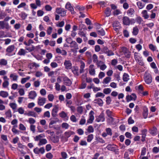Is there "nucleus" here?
<instances>
[{
	"label": "nucleus",
	"mask_w": 159,
	"mask_h": 159,
	"mask_svg": "<svg viewBox=\"0 0 159 159\" xmlns=\"http://www.w3.org/2000/svg\"><path fill=\"white\" fill-rule=\"evenodd\" d=\"M26 5V4L25 2H22L20 3L18 6L17 7L18 8H20L22 7H24Z\"/></svg>",
	"instance_id": "59"
},
{
	"label": "nucleus",
	"mask_w": 159,
	"mask_h": 159,
	"mask_svg": "<svg viewBox=\"0 0 159 159\" xmlns=\"http://www.w3.org/2000/svg\"><path fill=\"white\" fill-rule=\"evenodd\" d=\"M74 75L78 76L79 75V69L77 67H74L71 69Z\"/></svg>",
	"instance_id": "19"
},
{
	"label": "nucleus",
	"mask_w": 159,
	"mask_h": 159,
	"mask_svg": "<svg viewBox=\"0 0 159 159\" xmlns=\"http://www.w3.org/2000/svg\"><path fill=\"white\" fill-rule=\"evenodd\" d=\"M89 74L92 76H95L96 75V71L93 65H90L89 66Z\"/></svg>",
	"instance_id": "2"
},
{
	"label": "nucleus",
	"mask_w": 159,
	"mask_h": 159,
	"mask_svg": "<svg viewBox=\"0 0 159 159\" xmlns=\"http://www.w3.org/2000/svg\"><path fill=\"white\" fill-rule=\"evenodd\" d=\"M70 44V47L71 48H73L76 49L79 48L78 44L75 41H71Z\"/></svg>",
	"instance_id": "18"
},
{
	"label": "nucleus",
	"mask_w": 159,
	"mask_h": 159,
	"mask_svg": "<svg viewBox=\"0 0 159 159\" xmlns=\"http://www.w3.org/2000/svg\"><path fill=\"white\" fill-rule=\"evenodd\" d=\"M93 138V134H90L87 137V141L88 142H90Z\"/></svg>",
	"instance_id": "38"
},
{
	"label": "nucleus",
	"mask_w": 159,
	"mask_h": 159,
	"mask_svg": "<svg viewBox=\"0 0 159 159\" xmlns=\"http://www.w3.org/2000/svg\"><path fill=\"white\" fill-rule=\"evenodd\" d=\"M48 98L49 101L52 102L54 98V96L52 94H49L48 95Z\"/></svg>",
	"instance_id": "49"
},
{
	"label": "nucleus",
	"mask_w": 159,
	"mask_h": 159,
	"mask_svg": "<svg viewBox=\"0 0 159 159\" xmlns=\"http://www.w3.org/2000/svg\"><path fill=\"white\" fill-rule=\"evenodd\" d=\"M52 29L51 27H49L47 30V34L49 35L51 34L52 32Z\"/></svg>",
	"instance_id": "60"
},
{
	"label": "nucleus",
	"mask_w": 159,
	"mask_h": 159,
	"mask_svg": "<svg viewBox=\"0 0 159 159\" xmlns=\"http://www.w3.org/2000/svg\"><path fill=\"white\" fill-rule=\"evenodd\" d=\"M106 131L108 135H111L112 134L111 130L110 128H107L106 129Z\"/></svg>",
	"instance_id": "58"
},
{
	"label": "nucleus",
	"mask_w": 159,
	"mask_h": 159,
	"mask_svg": "<svg viewBox=\"0 0 159 159\" xmlns=\"http://www.w3.org/2000/svg\"><path fill=\"white\" fill-rule=\"evenodd\" d=\"M111 90L110 88H105L103 90V92L106 94H109L111 92Z\"/></svg>",
	"instance_id": "32"
},
{
	"label": "nucleus",
	"mask_w": 159,
	"mask_h": 159,
	"mask_svg": "<svg viewBox=\"0 0 159 159\" xmlns=\"http://www.w3.org/2000/svg\"><path fill=\"white\" fill-rule=\"evenodd\" d=\"M46 157L48 158L51 159L52 158L53 156L51 153L49 152L46 154Z\"/></svg>",
	"instance_id": "61"
},
{
	"label": "nucleus",
	"mask_w": 159,
	"mask_h": 159,
	"mask_svg": "<svg viewBox=\"0 0 159 159\" xmlns=\"http://www.w3.org/2000/svg\"><path fill=\"white\" fill-rule=\"evenodd\" d=\"M94 102L98 104L99 106H102L103 104V102L100 98H98L94 100Z\"/></svg>",
	"instance_id": "25"
},
{
	"label": "nucleus",
	"mask_w": 159,
	"mask_h": 159,
	"mask_svg": "<svg viewBox=\"0 0 159 159\" xmlns=\"http://www.w3.org/2000/svg\"><path fill=\"white\" fill-rule=\"evenodd\" d=\"M40 93L43 96H45L46 94V90L43 89H41L40 91Z\"/></svg>",
	"instance_id": "57"
},
{
	"label": "nucleus",
	"mask_w": 159,
	"mask_h": 159,
	"mask_svg": "<svg viewBox=\"0 0 159 159\" xmlns=\"http://www.w3.org/2000/svg\"><path fill=\"white\" fill-rule=\"evenodd\" d=\"M129 75L126 73H125L123 75V80L124 81L127 82L129 80Z\"/></svg>",
	"instance_id": "33"
},
{
	"label": "nucleus",
	"mask_w": 159,
	"mask_h": 159,
	"mask_svg": "<svg viewBox=\"0 0 159 159\" xmlns=\"http://www.w3.org/2000/svg\"><path fill=\"white\" fill-rule=\"evenodd\" d=\"M40 84V81L39 80L35 81L34 82V86L35 87H39Z\"/></svg>",
	"instance_id": "64"
},
{
	"label": "nucleus",
	"mask_w": 159,
	"mask_h": 159,
	"mask_svg": "<svg viewBox=\"0 0 159 159\" xmlns=\"http://www.w3.org/2000/svg\"><path fill=\"white\" fill-rule=\"evenodd\" d=\"M87 130L89 133H93L94 132V129L92 126L89 125L88 126Z\"/></svg>",
	"instance_id": "35"
},
{
	"label": "nucleus",
	"mask_w": 159,
	"mask_h": 159,
	"mask_svg": "<svg viewBox=\"0 0 159 159\" xmlns=\"http://www.w3.org/2000/svg\"><path fill=\"white\" fill-rule=\"evenodd\" d=\"M11 78H12L13 81H16L18 78L17 75L15 74H11Z\"/></svg>",
	"instance_id": "47"
},
{
	"label": "nucleus",
	"mask_w": 159,
	"mask_h": 159,
	"mask_svg": "<svg viewBox=\"0 0 159 159\" xmlns=\"http://www.w3.org/2000/svg\"><path fill=\"white\" fill-rule=\"evenodd\" d=\"M69 125L68 124L66 123H63L61 124V127H62L66 129H68L69 127Z\"/></svg>",
	"instance_id": "48"
},
{
	"label": "nucleus",
	"mask_w": 159,
	"mask_h": 159,
	"mask_svg": "<svg viewBox=\"0 0 159 159\" xmlns=\"http://www.w3.org/2000/svg\"><path fill=\"white\" fill-rule=\"evenodd\" d=\"M35 126L33 125H31L30 126V129L33 133H34L35 131Z\"/></svg>",
	"instance_id": "55"
},
{
	"label": "nucleus",
	"mask_w": 159,
	"mask_h": 159,
	"mask_svg": "<svg viewBox=\"0 0 159 159\" xmlns=\"http://www.w3.org/2000/svg\"><path fill=\"white\" fill-rule=\"evenodd\" d=\"M141 14L142 15V16L145 19H147L149 17V16L148 14L147 11L146 10H143L141 12Z\"/></svg>",
	"instance_id": "22"
},
{
	"label": "nucleus",
	"mask_w": 159,
	"mask_h": 159,
	"mask_svg": "<svg viewBox=\"0 0 159 159\" xmlns=\"http://www.w3.org/2000/svg\"><path fill=\"white\" fill-rule=\"evenodd\" d=\"M123 24L124 25H129L130 24V21L129 18L126 16H124L122 19Z\"/></svg>",
	"instance_id": "14"
},
{
	"label": "nucleus",
	"mask_w": 159,
	"mask_h": 159,
	"mask_svg": "<svg viewBox=\"0 0 159 159\" xmlns=\"http://www.w3.org/2000/svg\"><path fill=\"white\" fill-rule=\"evenodd\" d=\"M93 61L94 63H96L98 61V57L96 54H93L92 56Z\"/></svg>",
	"instance_id": "44"
},
{
	"label": "nucleus",
	"mask_w": 159,
	"mask_h": 159,
	"mask_svg": "<svg viewBox=\"0 0 159 159\" xmlns=\"http://www.w3.org/2000/svg\"><path fill=\"white\" fill-rule=\"evenodd\" d=\"M74 134V132L71 131L66 132L64 133L65 136L67 138H68L70 136Z\"/></svg>",
	"instance_id": "26"
},
{
	"label": "nucleus",
	"mask_w": 159,
	"mask_h": 159,
	"mask_svg": "<svg viewBox=\"0 0 159 159\" xmlns=\"http://www.w3.org/2000/svg\"><path fill=\"white\" fill-rule=\"evenodd\" d=\"M123 33L125 37H128L129 36V33L126 30H124L123 31Z\"/></svg>",
	"instance_id": "62"
},
{
	"label": "nucleus",
	"mask_w": 159,
	"mask_h": 159,
	"mask_svg": "<svg viewBox=\"0 0 159 159\" xmlns=\"http://www.w3.org/2000/svg\"><path fill=\"white\" fill-rule=\"evenodd\" d=\"M19 129L22 131H25L26 130V127L22 124H20L19 125Z\"/></svg>",
	"instance_id": "43"
},
{
	"label": "nucleus",
	"mask_w": 159,
	"mask_h": 159,
	"mask_svg": "<svg viewBox=\"0 0 159 159\" xmlns=\"http://www.w3.org/2000/svg\"><path fill=\"white\" fill-rule=\"evenodd\" d=\"M111 78L110 77H107L104 78L103 81L102 83L103 84H107L111 80Z\"/></svg>",
	"instance_id": "24"
},
{
	"label": "nucleus",
	"mask_w": 159,
	"mask_h": 159,
	"mask_svg": "<svg viewBox=\"0 0 159 159\" xmlns=\"http://www.w3.org/2000/svg\"><path fill=\"white\" fill-rule=\"evenodd\" d=\"M7 63L6 60L4 59L0 60V64L2 65H6Z\"/></svg>",
	"instance_id": "50"
},
{
	"label": "nucleus",
	"mask_w": 159,
	"mask_h": 159,
	"mask_svg": "<svg viewBox=\"0 0 159 159\" xmlns=\"http://www.w3.org/2000/svg\"><path fill=\"white\" fill-rule=\"evenodd\" d=\"M18 122V120H17L15 119L13 120L11 122V124L12 125H13V127H17V124Z\"/></svg>",
	"instance_id": "34"
},
{
	"label": "nucleus",
	"mask_w": 159,
	"mask_h": 159,
	"mask_svg": "<svg viewBox=\"0 0 159 159\" xmlns=\"http://www.w3.org/2000/svg\"><path fill=\"white\" fill-rule=\"evenodd\" d=\"M33 151L36 154H39L40 153L43 154L45 152V149L43 147H42L39 148L37 147L34 149Z\"/></svg>",
	"instance_id": "6"
},
{
	"label": "nucleus",
	"mask_w": 159,
	"mask_h": 159,
	"mask_svg": "<svg viewBox=\"0 0 159 159\" xmlns=\"http://www.w3.org/2000/svg\"><path fill=\"white\" fill-rule=\"evenodd\" d=\"M47 143V140L45 139H42L40 140L38 143L39 146H41L46 144Z\"/></svg>",
	"instance_id": "23"
},
{
	"label": "nucleus",
	"mask_w": 159,
	"mask_h": 159,
	"mask_svg": "<svg viewBox=\"0 0 159 159\" xmlns=\"http://www.w3.org/2000/svg\"><path fill=\"white\" fill-rule=\"evenodd\" d=\"M144 80L147 84H150L152 82V78L151 75L148 73L146 72L144 76Z\"/></svg>",
	"instance_id": "1"
},
{
	"label": "nucleus",
	"mask_w": 159,
	"mask_h": 159,
	"mask_svg": "<svg viewBox=\"0 0 159 159\" xmlns=\"http://www.w3.org/2000/svg\"><path fill=\"white\" fill-rule=\"evenodd\" d=\"M63 83L67 86H70L72 84V82L68 77L64 76L63 77Z\"/></svg>",
	"instance_id": "4"
},
{
	"label": "nucleus",
	"mask_w": 159,
	"mask_h": 159,
	"mask_svg": "<svg viewBox=\"0 0 159 159\" xmlns=\"http://www.w3.org/2000/svg\"><path fill=\"white\" fill-rule=\"evenodd\" d=\"M56 52L58 53L61 54L63 56H66L67 55V52L66 51L64 50H61L59 48H57L56 49Z\"/></svg>",
	"instance_id": "16"
},
{
	"label": "nucleus",
	"mask_w": 159,
	"mask_h": 159,
	"mask_svg": "<svg viewBox=\"0 0 159 159\" xmlns=\"http://www.w3.org/2000/svg\"><path fill=\"white\" fill-rule=\"evenodd\" d=\"M16 127H13L12 129V131L14 134H19L20 131L16 129Z\"/></svg>",
	"instance_id": "39"
},
{
	"label": "nucleus",
	"mask_w": 159,
	"mask_h": 159,
	"mask_svg": "<svg viewBox=\"0 0 159 159\" xmlns=\"http://www.w3.org/2000/svg\"><path fill=\"white\" fill-rule=\"evenodd\" d=\"M56 11L58 14H60L61 16L63 17L66 15V11L64 9L60 8H57L56 9Z\"/></svg>",
	"instance_id": "5"
},
{
	"label": "nucleus",
	"mask_w": 159,
	"mask_h": 159,
	"mask_svg": "<svg viewBox=\"0 0 159 159\" xmlns=\"http://www.w3.org/2000/svg\"><path fill=\"white\" fill-rule=\"evenodd\" d=\"M95 96L96 97H102L103 98L105 96V95L102 93L98 92L96 94Z\"/></svg>",
	"instance_id": "54"
},
{
	"label": "nucleus",
	"mask_w": 159,
	"mask_h": 159,
	"mask_svg": "<svg viewBox=\"0 0 159 159\" xmlns=\"http://www.w3.org/2000/svg\"><path fill=\"white\" fill-rule=\"evenodd\" d=\"M97 31L98 33V34L101 35V36H104L105 34V32L104 30L102 29L98 30Z\"/></svg>",
	"instance_id": "37"
},
{
	"label": "nucleus",
	"mask_w": 159,
	"mask_h": 159,
	"mask_svg": "<svg viewBox=\"0 0 159 159\" xmlns=\"http://www.w3.org/2000/svg\"><path fill=\"white\" fill-rule=\"evenodd\" d=\"M85 64L84 63H82L80 66V73H82L84 72V68L85 67Z\"/></svg>",
	"instance_id": "36"
},
{
	"label": "nucleus",
	"mask_w": 159,
	"mask_h": 159,
	"mask_svg": "<svg viewBox=\"0 0 159 159\" xmlns=\"http://www.w3.org/2000/svg\"><path fill=\"white\" fill-rule=\"evenodd\" d=\"M8 95V93L6 92L2 91L0 92V96L3 98L7 97Z\"/></svg>",
	"instance_id": "29"
},
{
	"label": "nucleus",
	"mask_w": 159,
	"mask_h": 159,
	"mask_svg": "<svg viewBox=\"0 0 159 159\" xmlns=\"http://www.w3.org/2000/svg\"><path fill=\"white\" fill-rule=\"evenodd\" d=\"M105 76V74L104 72H100L99 73L98 75V78L100 79H102Z\"/></svg>",
	"instance_id": "56"
},
{
	"label": "nucleus",
	"mask_w": 159,
	"mask_h": 159,
	"mask_svg": "<svg viewBox=\"0 0 159 159\" xmlns=\"http://www.w3.org/2000/svg\"><path fill=\"white\" fill-rule=\"evenodd\" d=\"M105 120L104 115L103 113H101L98 116L96 119V121L97 122H103Z\"/></svg>",
	"instance_id": "12"
},
{
	"label": "nucleus",
	"mask_w": 159,
	"mask_h": 159,
	"mask_svg": "<svg viewBox=\"0 0 159 159\" xmlns=\"http://www.w3.org/2000/svg\"><path fill=\"white\" fill-rule=\"evenodd\" d=\"M139 29L137 26L134 27L133 29V34L134 35H136L138 33Z\"/></svg>",
	"instance_id": "30"
},
{
	"label": "nucleus",
	"mask_w": 159,
	"mask_h": 159,
	"mask_svg": "<svg viewBox=\"0 0 159 159\" xmlns=\"http://www.w3.org/2000/svg\"><path fill=\"white\" fill-rule=\"evenodd\" d=\"M137 5L139 9H143L145 6V4L140 1L137 2Z\"/></svg>",
	"instance_id": "28"
},
{
	"label": "nucleus",
	"mask_w": 159,
	"mask_h": 159,
	"mask_svg": "<svg viewBox=\"0 0 159 159\" xmlns=\"http://www.w3.org/2000/svg\"><path fill=\"white\" fill-rule=\"evenodd\" d=\"M106 113L108 117L113 116V113L110 110H107Z\"/></svg>",
	"instance_id": "63"
},
{
	"label": "nucleus",
	"mask_w": 159,
	"mask_h": 159,
	"mask_svg": "<svg viewBox=\"0 0 159 159\" xmlns=\"http://www.w3.org/2000/svg\"><path fill=\"white\" fill-rule=\"evenodd\" d=\"M65 22L63 21L61 22H58V23L56 25V26L58 27H62L64 25Z\"/></svg>",
	"instance_id": "41"
},
{
	"label": "nucleus",
	"mask_w": 159,
	"mask_h": 159,
	"mask_svg": "<svg viewBox=\"0 0 159 159\" xmlns=\"http://www.w3.org/2000/svg\"><path fill=\"white\" fill-rule=\"evenodd\" d=\"M134 57L136 61L140 59L141 58L140 54L137 52H135L134 53Z\"/></svg>",
	"instance_id": "27"
},
{
	"label": "nucleus",
	"mask_w": 159,
	"mask_h": 159,
	"mask_svg": "<svg viewBox=\"0 0 159 159\" xmlns=\"http://www.w3.org/2000/svg\"><path fill=\"white\" fill-rule=\"evenodd\" d=\"M66 9L70 11L71 14H74L75 13L73 8L72 7L71 4L70 3L68 2L66 3Z\"/></svg>",
	"instance_id": "13"
},
{
	"label": "nucleus",
	"mask_w": 159,
	"mask_h": 159,
	"mask_svg": "<svg viewBox=\"0 0 159 159\" xmlns=\"http://www.w3.org/2000/svg\"><path fill=\"white\" fill-rule=\"evenodd\" d=\"M106 148L109 150L114 151L116 148V146L115 145L110 144L107 146Z\"/></svg>",
	"instance_id": "15"
},
{
	"label": "nucleus",
	"mask_w": 159,
	"mask_h": 159,
	"mask_svg": "<svg viewBox=\"0 0 159 159\" xmlns=\"http://www.w3.org/2000/svg\"><path fill=\"white\" fill-rule=\"evenodd\" d=\"M6 16V14L5 12H0V19H3Z\"/></svg>",
	"instance_id": "53"
},
{
	"label": "nucleus",
	"mask_w": 159,
	"mask_h": 159,
	"mask_svg": "<svg viewBox=\"0 0 159 159\" xmlns=\"http://www.w3.org/2000/svg\"><path fill=\"white\" fill-rule=\"evenodd\" d=\"M87 84L84 82H82L81 85L79 86V88L80 89H84L86 86Z\"/></svg>",
	"instance_id": "51"
},
{
	"label": "nucleus",
	"mask_w": 159,
	"mask_h": 159,
	"mask_svg": "<svg viewBox=\"0 0 159 159\" xmlns=\"http://www.w3.org/2000/svg\"><path fill=\"white\" fill-rule=\"evenodd\" d=\"M65 68L67 70L70 69L72 67V64L69 60H65L64 62Z\"/></svg>",
	"instance_id": "11"
},
{
	"label": "nucleus",
	"mask_w": 159,
	"mask_h": 159,
	"mask_svg": "<svg viewBox=\"0 0 159 159\" xmlns=\"http://www.w3.org/2000/svg\"><path fill=\"white\" fill-rule=\"evenodd\" d=\"M5 28L6 29L9 28V24L3 21H0V29H3Z\"/></svg>",
	"instance_id": "9"
},
{
	"label": "nucleus",
	"mask_w": 159,
	"mask_h": 159,
	"mask_svg": "<svg viewBox=\"0 0 159 159\" xmlns=\"http://www.w3.org/2000/svg\"><path fill=\"white\" fill-rule=\"evenodd\" d=\"M152 152L154 153H158L159 152V147H153L152 149Z\"/></svg>",
	"instance_id": "40"
},
{
	"label": "nucleus",
	"mask_w": 159,
	"mask_h": 159,
	"mask_svg": "<svg viewBox=\"0 0 159 159\" xmlns=\"http://www.w3.org/2000/svg\"><path fill=\"white\" fill-rule=\"evenodd\" d=\"M94 113L93 111H91L89 113V119L87 120V123L89 124L92 123L94 120V116H93Z\"/></svg>",
	"instance_id": "8"
},
{
	"label": "nucleus",
	"mask_w": 159,
	"mask_h": 159,
	"mask_svg": "<svg viewBox=\"0 0 159 159\" xmlns=\"http://www.w3.org/2000/svg\"><path fill=\"white\" fill-rule=\"evenodd\" d=\"M61 155L63 159H66L67 157V155L66 152H62L61 153Z\"/></svg>",
	"instance_id": "52"
},
{
	"label": "nucleus",
	"mask_w": 159,
	"mask_h": 159,
	"mask_svg": "<svg viewBox=\"0 0 159 159\" xmlns=\"http://www.w3.org/2000/svg\"><path fill=\"white\" fill-rule=\"evenodd\" d=\"M136 96L134 93H132L130 95H127L126 96V99L127 102L131 100L135 101L136 99Z\"/></svg>",
	"instance_id": "7"
},
{
	"label": "nucleus",
	"mask_w": 159,
	"mask_h": 159,
	"mask_svg": "<svg viewBox=\"0 0 159 159\" xmlns=\"http://www.w3.org/2000/svg\"><path fill=\"white\" fill-rule=\"evenodd\" d=\"M27 52L23 48H20L17 53V54L19 56H25Z\"/></svg>",
	"instance_id": "20"
},
{
	"label": "nucleus",
	"mask_w": 159,
	"mask_h": 159,
	"mask_svg": "<svg viewBox=\"0 0 159 159\" xmlns=\"http://www.w3.org/2000/svg\"><path fill=\"white\" fill-rule=\"evenodd\" d=\"M111 10L109 8H107L105 11V13L107 16H110L111 15Z\"/></svg>",
	"instance_id": "42"
},
{
	"label": "nucleus",
	"mask_w": 159,
	"mask_h": 159,
	"mask_svg": "<svg viewBox=\"0 0 159 159\" xmlns=\"http://www.w3.org/2000/svg\"><path fill=\"white\" fill-rule=\"evenodd\" d=\"M149 48L153 51H155L157 48L156 47L152 44H151L149 45Z\"/></svg>",
	"instance_id": "45"
},
{
	"label": "nucleus",
	"mask_w": 159,
	"mask_h": 159,
	"mask_svg": "<svg viewBox=\"0 0 159 159\" xmlns=\"http://www.w3.org/2000/svg\"><path fill=\"white\" fill-rule=\"evenodd\" d=\"M37 96V94L34 91H30L28 94L29 98L32 99H34Z\"/></svg>",
	"instance_id": "10"
},
{
	"label": "nucleus",
	"mask_w": 159,
	"mask_h": 159,
	"mask_svg": "<svg viewBox=\"0 0 159 159\" xmlns=\"http://www.w3.org/2000/svg\"><path fill=\"white\" fill-rule=\"evenodd\" d=\"M46 100L45 98L39 97L38 98V104L40 106H42L45 103Z\"/></svg>",
	"instance_id": "3"
},
{
	"label": "nucleus",
	"mask_w": 159,
	"mask_h": 159,
	"mask_svg": "<svg viewBox=\"0 0 159 159\" xmlns=\"http://www.w3.org/2000/svg\"><path fill=\"white\" fill-rule=\"evenodd\" d=\"M134 9L130 8L127 10V13L128 16L132 17L134 15Z\"/></svg>",
	"instance_id": "17"
},
{
	"label": "nucleus",
	"mask_w": 159,
	"mask_h": 159,
	"mask_svg": "<svg viewBox=\"0 0 159 159\" xmlns=\"http://www.w3.org/2000/svg\"><path fill=\"white\" fill-rule=\"evenodd\" d=\"M24 115H27L28 116H32L35 117L36 116V114L34 112L32 111H30L28 113H25Z\"/></svg>",
	"instance_id": "31"
},
{
	"label": "nucleus",
	"mask_w": 159,
	"mask_h": 159,
	"mask_svg": "<svg viewBox=\"0 0 159 159\" xmlns=\"http://www.w3.org/2000/svg\"><path fill=\"white\" fill-rule=\"evenodd\" d=\"M51 140L53 143H57L59 141V137L57 136H52L51 138Z\"/></svg>",
	"instance_id": "21"
},
{
	"label": "nucleus",
	"mask_w": 159,
	"mask_h": 159,
	"mask_svg": "<svg viewBox=\"0 0 159 159\" xmlns=\"http://www.w3.org/2000/svg\"><path fill=\"white\" fill-rule=\"evenodd\" d=\"M107 122L109 124H111L114 121V119L112 116L108 117V118L107 119Z\"/></svg>",
	"instance_id": "46"
}]
</instances>
